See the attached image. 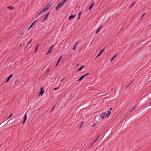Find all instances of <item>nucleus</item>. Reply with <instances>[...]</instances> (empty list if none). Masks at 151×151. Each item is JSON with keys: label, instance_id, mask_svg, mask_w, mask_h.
<instances>
[{"label": "nucleus", "instance_id": "obj_1", "mask_svg": "<svg viewBox=\"0 0 151 151\" xmlns=\"http://www.w3.org/2000/svg\"><path fill=\"white\" fill-rule=\"evenodd\" d=\"M50 6L49 5H47L41 11L40 13H43L45 12H46L50 8Z\"/></svg>", "mask_w": 151, "mask_h": 151}, {"label": "nucleus", "instance_id": "obj_2", "mask_svg": "<svg viewBox=\"0 0 151 151\" xmlns=\"http://www.w3.org/2000/svg\"><path fill=\"white\" fill-rule=\"evenodd\" d=\"M63 6V5L62 4L61 2L60 3L55 7V9L57 11H58L60 8L61 7H62Z\"/></svg>", "mask_w": 151, "mask_h": 151}, {"label": "nucleus", "instance_id": "obj_3", "mask_svg": "<svg viewBox=\"0 0 151 151\" xmlns=\"http://www.w3.org/2000/svg\"><path fill=\"white\" fill-rule=\"evenodd\" d=\"M54 45H53L48 48V51L46 53L47 54H48L49 53H50L51 52L52 50V49L53 47H54Z\"/></svg>", "mask_w": 151, "mask_h": 151}, {"label": "nucleus", "instance_id": "obj_4", "mask_svg": "<svg viewBox=\"0 0 151 151\" xmlns=\"http://www.w3.org/2000/svg\"><path fill=\"white\" fill-rule=\"evenodd\" d=\"M49 14H50V13L48 12L46 14L45 17H44L43 20L42 21L43 22H45L47 19V17L49 15Z\"/></svg>", "mask_w": 151, "mask_h": 151}, {"label": "nucleus", "instance_id": "obj_5", "mask_svg": "<svg viewBox=\"0 0 151 151\" xmlns=\"http://www.w3.org/2000/svg\"><path fill=\"white\" fill-rule=\"evenodd\" d=\"M105 47L103 49H102L101 51L99 52L97 56H96V58L95 59L97 58L98 57H99V56H100L102 53V52L104 51V50Z\"/></svg>", "mask_w": 151, "mask_h": 151}, {"label": "nucleus", "instance_id": "obj_6", "mask_svg": "<svg viewBox=\"0 0 151 151\" xmlns=\"http://www.w3.org/2000/svg\"><path fill=\"white\" fill-rule=\"evenodd\" d=\"M12 76H13V75L12 74H11V75H10L9 76V77L7 78V79H6V83H7V82H8L9 81V80L10 79V78Z\"/></svg>", "mask_w": 151, "mask_h": 151}, {"label": "nucleus", "instance_id": "obj_7", "mask_svg": "<svg viewBox=\"0 0 151 151\" xmlns=\"http://www.w3.org/2000/svg\"><path fill=\"white\" fill-rule=\"evenodd\" d=\"M62 55L60 58H59V60H58V61H57V63L55 65V67H57V65H58V63H59V62H60V60L62 58Z\"/></svg>", "mask_w": 151, "mask_h": 151}, {"label": "nucleus", "instance_id": "obj_8", "mask_svg": "<svg viewBox=\"0 0 151 151\" xmlns=\"http://www.w3.org/2000/svg\"><path fill=\"white\" fill-rule=\"evenodd\" d=\"M75 16V15H71L69 17V20L71 19L72 18H73Z\"/></svg>", "mask_w": 151, "mask_h": 151}, {"label": "nucleus", "instance_id": "obj_9", "mask_svg": "<svg viewBox=\"0 0 151 151\" xmlns=\"http://www.w3.org/2000/svg\"><path fill=\"white\" fill-rule=\"evenodd\" d=\"M102 26H101L99 28L97 29V30L96 31V34H97V33H98L100 31V30L101 29V28H102Z\"/></svg>", "mask_w": 151, "mask_h": 151}, {"label": "nucleus", "instance_id": "obj_10", "mask_svg": "<svg viewBox=\"0 0 151 151\" xmlns=\"http://www.w3.org/2000/svg\"><path fill=\"white\" fill-rule=\"evenodd\" d=\"M105 114H101V117L102 119H104L105 118Z\"/></svg>", "mask_w": 151, "mask_h": 151}, {"label": "nucleus", "instance_id": "obj_11", "mask_svg": "<svg viewBox=\"0 0 151 151\" xmlns=\"http://www.w3.org/2000/svg\"><path fill=\"white\" fill-rule=\"evenodd\" d=\"M84 65H83L82 66H81L78 69L77 71H80L81 70H82V69L83 68V67H84Z\"/></svg>", "mask_w": 151, "mask_h": 151}, {"label": "nucleus", "instance_id": "obj_12", "mask_svg": "<svg viewBox=\"0 0 151 151\" xmlns=\"http://www.w3.org/2000/svg\"><path fill=\"white\" fill-rule=\"evenodd\" d=\"M37 21V20H36L32 24L30 25L29 27L27 29V30H29L30 29L33 25L34 23Z\"/></svg>", "mask_w": 151, "mask_h": 151}, {"label": "nucleus", "instance_id": "obj_13", "mask_svg": "<svg viewBox=\"0 0 151 151\" xmlns=\"http://www.w3.org/2000/svg\"><path fill=\"white\" fill-rule=\"evenodd\" d=\"M83 76H81L79 78V79L77 80V81H81L83 79Z\"/></svg>", "mask_w": 151, "mask_h": 151}, {"label": "nucleus", "instance_id": "obj_14", "mask_svg": "<svg viewBox=\"0 0 151 151\" xmlns=\"http://www.w3.org/2000/svg\"><path fill=\"white\" fill-rule=\"evenodd\" d=\"M81 12H80L78 14V19H80V16H81Z\"/></svg>", "mask_w": 151, "mask_h": 151}, {"label": "nucleus", "instance_id": "obj_15", "mask_svg": "<svg viewBox=\"0 0 151 151\" xmlns=\"http://www.w3.org/2000/svg\"><path fill=\"white\" fill-rule=\"evenodd\" d=\"M116 54H115V55L114 56H113L111 59V62L114 59V58H115V57H116Z\"/></svg>", "mask_w": 151, "mask_h": 151}, {"label": "nucleus", "instance_id": "obj_16", "mask_svg": "<svg viewBox=\"0 0 151 151\" xmlns=\"http://www.w3.org/2000/svg\"><path fill=\"white\" fill-rule=\"evenodd\" d=\"M68 0H62L61 2V3L63 5Z\"/></svg>", "mask_w": 151, "mask_h": 151}, {"label": "nucleus", "instance_id": "obj_17", "mask_svg": "<svg viewBox=\"0 0 151 151\" xmlns=\"http://www.w3.org/2000/svg\"><path fill=\"white\" fill-rule=\"evenodd\" d=\"M7 8H8V9H14V7H12V6H8Z\"/></svg>", "mask_w": 151, "mask_h": 151}, {"label": "nucleus", "instance_id": "obj_18", "mask_svg": "<svg viewBox=\"0 0 151 151\" xmlns=\"http://www.w3.org/2000/svg\"><path fill=\"white\" fill-rule=\"evenodd\" d=\"M44 93V91H40L39 93V94L41 96H42V94H43Z\"/></svg>", "mask_w": 151, "mask_h": 151}, {"label": "nucleus", "instance_id": "obj_19", "mask_svg": "<svg viewBox=\"0 0 151 151\" xmlns=\"http://www.w3.org/2000/svg\"><path fill=\"white\" fill-rule=\"evenodd\" d=\"M108 114V116H110V114H111V111H110V110H108V111H107V113Z\"/></svg>", "mask_w": 151, "mask_h": 151}, {"label": "nucleus", "instance_id": "obj_20", "mask_svg": "<svg viewBox=\"0 0 151 151\" xmlns=\"http://www.w3.org/2000/svg\"><path fill=\"white\" fill-rule=\"evenodd\" d=\"M94 3H93L91 6H90L89 8V10H90L91 8L93 6V5L94 4Z\"/></svg>", "mask_w": 151, "mask_h": 151}, {"label": "nucleus", "instance_id": "obj_21", "mask_svg": "<svg viewBox=\"0 0 151 151\" xmlns=\"http://www.w3.org/2000/svg\"><path fill=\"white\" fill-rule=\"evenodd\" d=\"M84 124V122H82L80 125V127H79V128L80 129L81 127L83 126V124Z\"/></svg>", "mask_w": 151, "mask_h": 151}, {"label": "nucleus", "instance_id": "obj_22", "mask_svg": "<svg viewBox=\"0 0 151 151\" xmlns=\"http://www.w3.org/2000/svg\"><path fill=\"white\" fill-rule=\"evenodd\" d=\"M76 45H74L73 47V50H75L76 49Z\"/></svg>", "mask_w": 151, "mask_h": 151}, {"label": "nucleus", "instance_id": "obj_23", "mask_svg": "<svg viewBox=\"0 0 151 151\" xmlns=\"http://www.w3.org/2000/svg\"><path fill=\"white\" fill-rule=\"evenodd\" d=\"M39 46V44L36 47L35 49V52H36L37 50L38 46Z\"/></svg>", "mask_w": 151, "mask_h": 151}, {"label": "nucleus", "instance_id": "obj_24", "mask_svg": "<svg viewBox=\"0 0 151 151\" xmlns=\"http://www.w3.org/2000/svg\"><path fill=\"white\" fill-rule=\"evenodd\" d=\"M27 114H25L24 115V119H25L26 120V118H27Z\"/></svg>", "mask_w": 151, "mask_h": 151}, {"label": "nucleus", "instance_id": "obj_25", "mask_svg": "<svg viewBox=\"0 0 151 151\" xmlns=\"http://www.w3.org/2000/svg\"><path fill=\"white\" fill-rule=\"evenodd\" d=\"M135 4V2H133L132 3L130 7H132L133 5H134Z\"/></svg>", "mask_w": 151, "mask_h": 151}, {"label": "nucleus", "instance_id": "obj_26", "mask_svg": "<svg viewBox=\"0 0 151 151\" xmlns=\"http://www.w3.org/2000/svg\"><path fill=\"white\" fill-rule=\"evenodd\" d=\"M97 138L92 143V144L93 145L94 143H95V142L97 141Z\"/></svg>", "mask_w": 151, "mask_h": 151}, {"label": "nucleus", "instance_id": "obj_27", "mask_svg": "<svg viewBox=\"0 0 151 151\" xmlns=\"http://www.w3.org/2000/svg\"><path fill=\"white\" fill-rule=\"evenodd\" d=\"M93 145V144L92 143H91L90 145L88 146V149L89 148L91 147Z\"/></svg>", "mask_w": 151, "mask_h": 151}, {"label": "nucleus", "instance_id": "obj_28", "mask_svg": "<svg viewBox=\"0 0 151 151\" xmlns=\"http://www.w3.org/2000/svg\"><path fill=\"white\" fill-rule=\"evenodd\" d=\"M104 114H105V116H106L107 117H108L109 116H108V114L107 113H104Z\"/></svg>", "mask_w": 151, "mask_h": 151}, {"label": "nucleus", "instance_id": "obj_29", "mask_svg": "<svg viewBox=\"0 0 151 151\" xmlns=\"http://www.w3.org/2000/svg\"><path fill=\"white\" fill-rule=\"evenodd\" d=\"M59 88L58 87H57L56 88H54V90H57L59 89Z\"/></svg>", "mask_w": 151, "mask_h": 151}, {"label": "nucleus", "instance_id": "obj_30", "mask_svg": "<svg viewBox=\"0 0 151 151\" xmlns=\"http://www.w3.org/2000/svg\"><path fill=\"white\" fill-rule=\"evenodd\" d=\"M78 44H79V42H76V43L74 45H76V46H77V45Z\"/></svg>", "mask_w": 151, "mask_h": 151}, {"label": "nucleus", "instance_id": "obj_31", "mask_svg": "<svg viewBox=\"0 0 151 151\" xmlns=\"http://www.w3.org/2000/svg\"><path fill=\"white\" fill-rule=\"evenodd\" d=\"M13 115V114H10V115L7 118V119L11 117V116H12Z\"/></svg>", "mask_w": 151, "mask_h": 151}, {"label": "nucleus", "instance_id": "obj_32", "mask_svg": "<svg viewBox=\"0 0 151 151\" xmlns=\"http://www.w3.org/2000/svg\"><path fill=\"white\" fill-rule=\"evenodd\" d=\"M55 105L53 106V107L52 108V109H51L50 111H51L54 109V108H55Z\"/></svg>", "mask_w": 151, "mask_h": 151}, {"label": "nucleus", "instance_id": "obj_33", "mask_svg": "<svg viewBox=\"0 0 151 151\" xmlns=\"http://www.w3.org/2000/svg\"><path fill=\"white\" fill-rule=\"evenodd\" d=\"M145 14V13H144L141 16V18H142Z\"/></svg>", "mask_w": 151, "mask_h": 151}, {"label": "nucleus", "instance_id": "obj_34", "mask_svg": "<svg viewBox=\"0 0 151 151\" xmlns=\"http://www.w3.org/2000/svg\"><path fill=\"white\" fill-rule=\"evenodd\" d=\"M25 121H26V120L24 119V120L22 122V124H24V122H25Z\"/></svg>", "mask_w": 151, "mask_h": 151}, {"label": "nucleus", "instance_id": "obj_35", "mask_svg": "<svg viewBox=\"0 0 151 151\" xmlns=\"http://www.w3.org/2000/svg\"><path fill=\"white\" fill-rule=\"evenodd\" d=\"M32 40V39H31L30 40V41H29V43H28V45H29V44L30 43V42H31Z\"/></svg>", "mask_w": 151, "mask_h": 151}, {"label": "nucleus", "instance_id": "obj_36", "mask_svg": "<svg viewBox=\"0 0 151 151\" xmlns=\"http://www.w3.org/2000/svg\"><path fill=\"white\" fill-rule=\"evenodd\" d=\"M136 108V107H134V108H133L130 111L131 112L132 110H134L135 109V108Z\"/></svg>", "mask_w": 151, "mask_h": 151}, {"label": "nucleus", "instance_id": "obj_37", "mask_svg": "<svg viewBox=\"0 0 151 151\" xmlns=\"http://www.w3.org/2000/svg\"><path fill=\"white\" fill-rule=\"evenodd\" d=\"M41 13H40V12L39 13V14L37 15V17H38L39 15H40V14H41Z\"/></svg>", "mask_w": 151, "mask_h": 151}, {"label": "nucleus", "instance_id": "obj_38", "mask_svg": "<svg viewBox=\"0 0 151 151\" xmlns=\"http://www.w3.org/2000/svg\"><path fill=\"white\" fill-rule=\"evenodd\" d=\"M96 125V124H93L92 125L93 127H94Z\"/></svg>", "mask_w": 151, "mask_h": 151}, {"label": "nucleus", "instance_id": "obj_39", "mask_svg": "<svg viewBox=\"0 0 151 151\" xmlns=\"http://www.w3.org/2000/svg\"><path fill=\"white\" fill-rule=\"evenodd\" d=\"M65 78H64L63 79H62L61 80H60V81H63L64 79Z\"/></svg>", "mask_w": 151, "mask_h": 151}, {"label": "nucleus", "instance_id": "obj_40", "mask_svg": "<svg viewBox=\"0 0 151 151\" xmlns=\"http://www.w3.org/2000/svg\"><path fill=\"white\" fill-rule=\"evenodd\" d=\"M24 34V32H23L21 33V36H22Z\"/></svg>", "mask_w": 151, "mask_h": 151}, {"label": "nucleus", "instance_id": "obj_41", "mask_svg": "<svg viewBox=\"0 0 151 151\" xmlns=\"http://www.w3.org/2000/svg\"><path fill=\"white\" fill-rule=\"evenodd\" d=\"M133 81V80H131V82L130 83H131V84L132 83Z\"/></svg>", "mask_w": 151, "mask_h": 151}, {"label": "nucleus", "instance_id": "obj_42", "mask_svg": "<svg viewBox=\"0 0 151 151\" xmlns=\"http://www.w3.org/2000/svg\"><path fill=\"white\" fill-rule=\"evenodd\" d=\"M82 76H83V78H84L86 76V74H85L84 75H83Z\"/></svg>", "mask_w": 151, "mask_h": 151}, {"label": "nucleus", "instance_id": "obj_43", "mask_svg": "<svg viewBox=\"0 0 151 151\" xmlns=\"http://www.w3.org/2000/svg\"><path fill=\"white\" fill-rule=\"evenodd\" d=\"M128 87H129V86H127H127H126V87H125V89H126V88H127Z\"/></svg>", "mask_w": 151, "mask_h": 151}, {"label": "nucleus", "instance_id": "obj_44", "mask_svg": "<svg viewBox=\"0 0 151 151\" xmlns=\"http://www.w3.org/2000/svg\"><path fill=\"white\" fill-rule=\"evenodd\" d=\"M86 74V76H88V75H89V73H87Z\"/></svg>", "mask_w": 151, "mask_h": 151}, {"label": "nucleus", "instance_id": "obj_45", "mask_svg": "<svg viewBox=\"0 0 151 151\" xmlns=\"http://www.w3.org/2000/svg\"><path fill=\"white\" fill-rule=\"evenodd\" d=\"M40 91H43L42 88H40Z\"/></svg>", "mask_w": 151, "mask_h": 151}, {"label": "nucleus", "instance_id": "obj_46", "mask_svg": "<svg viewBox=\"0 0 151 151\" xmlns=\"http://www.w3.org/2000/svg\"><path fill=\"white\" fill-rule=\"evenodd\" d=\"M131 84L130 83H129L127 86H129V85Z\"/></svg>", "mask_w": 151, "mask_h": 151}, {"label": "nucleus", "instance_id": "obj_47", "mask_svg": "<svg viewBox=\"0 0 151 151\" xmlns=\"http://www.w3.org/2000/svg\"><path fill=\"white\" fill-rule=\"evenodd\" d=\"M99 136H100V135H99V136L97 137V139H98V138H99Z\"/></svg>", "mask_w": 151, "mask_h": 151}, {"label": "nucleus", "instance_id": "obj_48", "mask_svg": "<svg viewBox=\"0 0 151 151\" xmlns=\"http://www.w3.org/2000/svg\"><path fill=\"white\" fill-rule=\"evenodd\" d=\"M113 88H112L111 89V91H112L113 90Z\"/></svg>", "mask_w": 151, "mask_h": 151}, {"label": "nucleus", "instance_id": "obj_49", "mask_svg": "<svg viewBox=\"0 0 151 151\" xmlns=\"http://www.w3.org/2000/svg\"><path fill=\"white\" fill-rule=\"evenodd\" d=\"M112 109L111 108H110V110H111Z\"/></svg>", "mask_w": 151, "mask_h": 151}, {"label": "nucleus", "instance_id": "obj_50", "mask_svg": "<svg viewBox=\"0 0 151 151\" xmlns=\"http://www.w3.org/2000/svg\"><path fill=\"white\" fill-rule=\"evenodd\" d=\"M151 105V102L149 106H150Z\"/></svg>", "mask_w": 151, "mask_h": 151}]
</instances>
